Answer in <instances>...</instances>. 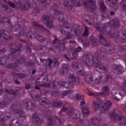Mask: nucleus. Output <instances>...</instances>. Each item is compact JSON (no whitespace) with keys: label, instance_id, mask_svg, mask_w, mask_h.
Returning a JSON list of instances; mask_svg holds the SVG:
<instances>
[{"label":"nucleus","instance_id":"1","mask_svg":"<svg viewBox=\"0 0 126 126\" xmlns=\"http://www.w3.org/2000/svg\"><path fill=\"white\" fill-rule=\"evenodd\" d=\"M96 30L98 31L100 33L99 36L100 42L105 46H109V44L107 41L106 39L103 34H106L107 33L105 30L106 28L105 26L103 24L98 23L95 26Z\"/></svg>","mask_w":126,"mask_h":126},{"label":"nucleus","instance_id":"2","mask_svg":"<svg viewBox=\"0 0 126 126\" xmlns=\"http://www.w3.org/2000/svg\"><path fill=\"white\" fill-rule=\"evenodd\" d=\"M64 3L65 8L68 11L71 10L73 6H80L82 4L81 0H64Z\"/></svg>","mask_w":126,"mask_h":126},{"label":"nucleus","instance_id":"3","mask_svg":"<svg viewBox=\"0 0 126 126\" xmlns=\"http://www.w3.org/2000/svg\"><path fill=\"white\" fill-rule=\"evenodd\" d=\"M18 47H16L14 49L11 48L10 49L11 53L9 54L8 56V59L11 61H17L18 57V55L19 54L20 52L21 51L22 47V45L20 44Z\"/></svg>","mask_w":126,"mask_h":126},{"label":"nucleus","instance_id":"4","mask_svg":"<svg viewBox=\"0 0 126 126\" xmlns=\"http://www.w3.org/2000/svg\"><path fill=\"white\" fill-rule=\"evenodd\" d=\"M83 60L86 65L88 66H90L93 63L94 65L97 61V57H94L91 53L86 52L85 54Z\"/></svg>","mask_w":126,"mask_h":126},{"label":"nucleus","instance_id":"5","mask_svg":"<svg viewBox=\"0 0 126 126\" xmlns=\"http://www.w3.org/2000/svg\"><path fill=\"white\" fill-rule=\"evenodd\" d=\"M110 117L114 122H116L118 121L120 123V125H126V118L123 116H118L113 112L110 114Z\"/></svg>","mask_w":126,"mask_h":126},{"label":"nucleus","instance_id":"6","mask_svg":"<svg viewBox=\"0 0 126 126\" xmlns=\"http://www.w3.org/2000/svg\"><path fill=\"white\" fill-rule=\"evenodd\" d=\"M69 28V27L66 26V24H63L59 28L60 31L62 34L66 35L65 38L62 40L63 41H64L67 39H71L73 37V35L71 34L70 32H68L67 31L64 30L65 28L68 29Z\"/></svg>","mask_w":126,"mask_h":126},{"label":"nucleus","instance_id":"7","mask_svg":"<svg viewBox=\"0 0 126 126\" xmlns=\"http://www.w3.org/2000/svg\"><path fill=\"white\" fill-rule=\"evenodd\" d=\"M84 7L86 8H89L91 12H94L96 9V5L95 1L92 0H84Z\"/></svg>","mask_w":126,"mask_h":126},{"label":"nucleus","instance_id":"8","mask_svg":"<svg viewBox=\"0 0 126 126\" xmlns=\"http://www.w3.org/2000/svg\"><path fill=\"white\" fill-rule=\"evenodd\" d=\"M21 0H18V2L16 1L15 0H14L15 2L18 5L21 10L25 11L28 9L30 6V4L28 1L24 0L23 1H21Z\"/></svg>","mask_w":126,"mask_h":126},{"label":"nucleus","instance_id":"9","mask_svg":"<svg viewBox=\"0 0 126 126\" xmlns=\"http://www.w3.org/2000/svg\"><path fill=\"white\" fill-rule=\"evenodd\" d=\"M52 9L54 11V14L57 16V17L58 20L60 21L62 20L63 19V13L60 11L58 9V7L56 4L53 5L52 6Z\"/></svg>","mask_w":126,"mask_h":126},{"label":"nucleus","instance_id":"10","mask_svg":"<svg viewBox=\"0 0 126 126\" xmlns=\"http://www.w3.org/2000/svg\"><path fill=\"white\" fill-rule=\"evenodd\" d=\"M112 94L113 98L117 101H119L121 99H122V97L125 95L124 90H121L119 91L116 90L113 91L112 92Z\"/></svg>","mask_w":126,"mask_h":126},{"label":"nucleus","instance_id":"11","mask_svg":"<svg viewBox=\"0 0 126 126\" xmlns=\"http://www.w3.org/2000/svg\"><path fill=\"white\" fill-rule=\"evenodd\" d=\"M71 67L72 68H76V71L79 75L82 74L83 72V67L82 65L78 63L77 62L73 61L72 63Z\"/></svg>","mask_w":126,"mask_h":126},{"label":"nucleus","instance_id":"12","mask_svg":"<svg viewBox=\"0 0 126 126\" xmlns=\"http://www.w3.org/2000/svg\"><path fill=\"white\" fill-rule=\"evenodd\" d=\"M62 40H60L56 38L53 41L54 46L56 48H58L60 50H63L65 48L64 44L65 42L62 43Z\"/></svg>","mask_w":126,"mask_h":126},{"label":"nucleus","instance_id":"13","mask_svg":"<svg viewBox=\"0 0 126 126\" xmlns=\"http://www.w3.org/2000/svg\"><path fill=\"white\" fill-rule=\"evenodd\" d=\"M38 115L37 111L33 113L32 116V120L34 123L40 125L43 123V120L38 117Z\"/></svg>","mask_w":126,"mask_h":126},{"label":"nucleus","instance_id":"14","mask_svg":"<svg viewBox=\"0 0 126 126\" xmlns=\"http://www.w3.org/2000/svg\"><path fill=\"white\" fill-rule=\"evenodd\" d=\"M67 112L69 114H71V117L74 119L79 120L80 118V112L78 110L70 108Z\"/></svg>","mask_w":126,"mask_h":126},{"label":"nucleus","instance_id":"15","mask_svg":"<svg viewBox=\"0 0 126 126\" xmlns=\"http://www.w3.org/2000/svg\"><path fill=\"white\" fill-rule=\"evenodd\" d=\"M6 32H7L3 29L0 30V40L4 41L11 40L12 37L10 35H7Z\"/></svg>","mask_w":126,"mask_h":126},{"label":"nucleus","instance_id":"16","mask_svg":"<svg viewBox=\"0 0 126 126\" xmlns=\"http://www.w3.org/2000/svg\"><path fill=\"white\" fill-rule=\"evenodd\" d=\"M41 79L43 80V81H41V83H40V81H36V84L37 85L44 87H48L49 86V84L46 83L45 82V81H47L48 80L47 76L42 75L41 77Z\"/></svg>","mask_w":126,"mask_h":126},{"label":"nucleus","instance_id":"17","mask_svg":"<svg viewBox=\"0 0 126 126\" xmlns=\"http://www.w3.org/2000/svg\"><path fill=\"white\" fill-rule=\"evenodd\" d=\"M97 68L100 69L104 72H106L108 71V68L106 64L100 62H96L94 64Z\"/></svg>","mask_w":126,"mask_h":126},{"label":"nucleus","instance_id":"18","mask_svg":"<svg viewBox=\"0 0 126 126\" xmlns=\"http://www.w3.org/2000/svg\"><path fill=\"white\" fill-rule=\"evenodd\" d=\"M35 35V37L37 41L40 43H44L45 45L44 47L46 46L49 42V41L48 39L45 38L39 34H36Z\"/></svg>","mask_w":126,"mask_h":126},{"label":"nucleus","instance_id":"19","mask_svg":"<svg viewBox=\"0 0 126 126\" xmlns=\"http://www.w3.org/2000/svg\"><path fill=\"white\" fill-rule=\"evenodd\" d=\"M20 106L16 104H12L10 108V111L12 112L15 114L21 112V110L20 109Z\"/></svg>","mask_w":126,"mask_h":126},{"label":"nucleus","instance_id":"20","mask_svg":"<svg viewBox=\"0 0 126 126\" xmlns=\"http://www.w3.org/2000/svg\"><path fill=\"white\" fill-rule=\"evenodd\" d=\"M39 104L46 108H48L50 106V101L45 98H42L39 102Z\"/></svg>","mask_w":126,"mask_h":126},{"label":"nucleus","instance_id":"21","mask_svg":"<svg viewBox=\"0 0 126 126\" xmlns=\"http://www.w3.org/2000/svg\"><path fill=\"white\" fill-rule=\"evenodd\" d=\"M11 117V115L9 112H6L5 113L0 114V121L4 122L7 120L10 119Z\"/></svg>","mask_w":126,"mask_h":126},{"label":"nucleus","instance_id":"22","mask_svg":"<svg viewBox=\"0 0 126 126\" xmlns=\"http://www.w3.org/2000/svg\"><path fill=\"white\" fill-rule=\"evenodd\" d=\"M61 87H63L69 88H72L74 86V83L69 81H61Z\"/></svg>","mask_w":126,"mask_h":126},{"label":"nucleus","instance_id":"23","mask_svg":"<svg viewBox=\"0 0 126 126\" xmlns=\"http://www.w3.org/2000/svg\"><path fill=\"white\" fill-rule=\"evenodd\" d=\"M111 105V102L109 100H107L105 103L104 105L102 106L100 108L102 111L101 112V113H103L106 110H108L110 106Z\"/></svg>","mask_w":126,"mask_h":126},{"label":"nucleus","instance_id":"24","mask_svg":"<svg viewBox=\"0 0 126 126\" xmlns=\"http://www.w3.org/2000/svg\"><path fill=\"white\" fill-rule=\"evenodd\" d=\"M119 0H105L106 3L110 7L114 8L117 6V2Z\"/></svg>","mask_w":126,"mask_h":126},{"label":"nucleus","instance_id":"25","mask_svg":"<svg viewBox=\"0 0 126 126\" xmlns=\"http://www.w3.org/2000/svg\"><path fill=\"white\" fill-rule=\"evenodd\" d=\"M41 56L40 58V59L42 63H43L46 62L47 64L48 63V66L51 65V64L53 62L52 60L50 59L49 58L48 60L45 59V56L44 54H43L40 55Z\"/></svg>","mask_w":126,"mask_h":126},{"label":"nucleus","instance_id":"26","mask_svg":"<svg viewBox=\"0 0 126 126\" xmlns=\"http://www.w3.org/2000/svg\"><path fill=\"white\" fill-rule=\"evenodd\" d=\"M112 67L113 69L117 70V74L118 75L121 74L124 71L123 67L121 66L114 65L112 66Z\"/></svg>","mask_w":126,"mask_h":126},{"label":"nucleus","instance_id":"27","mask_svg":"<svg viewBox=\"0 0 126 126\" xmlns=\"http://www.w3.org/2000/svg\"><path fill=\"white\" fill-rule=\"evenodd\" d=\"M93 106L95 110L99 109L101 106L102 102L100 98H97L96 101L93 100Z\"/></svg>","mask_w":126,"mask_h":126},{"label":"nucleus","instance_id":"28","mask_svg":"<svg viewBox=\"0 0 126 126\" xmlns=\"http://www.w3.org/2000/svg\"><path fill=\"white\" fill-rule=\"evenodd\" d=\"M81 48L79 47L75 48L73 51L72 53L73 57L72 59L74 60L76 59L78 56V52L81 51Z\"/></svg>","mask_w":126,"mask_h":126},{"label":"nucleus","instance_id":"29","mask_svg":"<svg viewBox=\"0 0 126 126\" xmlns=\"http://www.w3.org/2000/svg\"><path fill=\"white\" fill-rule=\"evenodd\" d=\"M30 103L31 101H30V100L27 99H25L23 101V104L26 107V109L32 111L33 110H32L31 105Z\"/></svg>","mask_w":126,"mask_h":126},{"label":"nucleus","instance_id":"30","mask_svg":"<svg viewBox=\"0 0 126 126\" xmlns=\"http://www.w3.org/2000/svg\"><path fill=\"white\" fill-rule=\"evenodd\" d=\"M91 120V123L95 126H98L100 124L101 119L96 116L93 117Z\"/></svg>","mask_w":126,"mask_h":126},{"label":"nucleus","instance_id":"31","mask_svg":"<svg viewBox=\"0 0 126 126\" xmlns=\"http://www.w3.org/2000/svg\"><path fill=\"white\" fill-rule=\"evenodd\" d=\"M105 52L104 49L101 48L97 51L96 55L100 59H102L105 55Z\"/></svg>","mask_w":126,"mask_h":126},{"label":"nucleus","instance_id":"32","mask_svg":"<svg viewBox=\"0 0 126 126\" xmlns=\"http://www.w3.org/2000/svg\"><path fill=\"white\" fill-rule=\"evenodd\" d=\"M93 76L92 75H89L87 74L84 78V79L86 83L90 84L91 82L93 81Z\"/></svg>","mask_w":126,"mask_h":126},{"label":"nucleus","instance_id":"33","mask_svg":"<svg viewBox=\"0 0 126 126\" xmlns=\"http://www.w3.org/2000/svg\"><path fill=\"white\" fill-rule=\"evenodd\" d=\"M98 3L101 9L103 11H105L107 9V7L105 5L103 0H99Z\"/></svg>","mask_w":126,"mask_h":126},{"label":"nucleus","instance_id":"34","mask_svg":"<svg viewBox=\"0 0 126 126\" xmlns=\"http://www.w3.org/2000/svg\"><path fill=\"white\" fill-rule=\"evenodd\" d=\"M35 93V92L34 91L31 92L30 93V95L32 97V99L35 101H39L40 99V97L39 95L38 94H33Z\"/></svg>","mask_w":126,"mask_h":126},{"label":"nucleus","instance_id":"35","mask_svg":"<svg viewBox=\"0 0 126 126\" xmlns=\"http://www.w3.org/2000/svg\"><path fill=\"white\" fill-rule=\"evenodd\" d=\"M63 103L62 101L56 100L53 101V105L55 107H58L60 108L62 106Z\"/></svg>","mask_w":126,"mask_h":126},{"label":"nucleus","instance_id":"36","mask_svg":"<svg viewBox=\"0 0 126 126\" xmlns=\"http://www.w3.org/2000/svg\"><path fill=\"white\" fill-rule=\"evenodd\" d=\"M19 90L18 89L13 90L11 89H6L5 92L6 93L9 94H13L14 95H16V93L19 92Z\"/></svg>","mask_w":126,"mask_h":126},{"label":"nucleus","instance_id":"37","mask_svg":"<svg viewBox=\"0 0 126 126\" xmlns=\"http://www.w3.org/2000/svg\"><path fill=\"white\" fill-rule=\"evenodd\" d=\"M9 126H21L18 121L16 119H14L11 121L9 124Z\"/></svg>","mask_w":126,"mask_h":126},{"label":"nucleus","instance_id":"38","mask_svg":"<svg viewBox=\"0 0 126 126\" xmlns=\"http://www.w3.org/2000/svg\"><path fill=\"white\" fill-rule=\"evenodd\" d=\"M16 61L18 63L22 64L25 63L26 60L24 56H21L19 57V59L17 58Z\"/></svg>","mask_w":126,"mask_h":126},{"label":"nucleus","instance_id":"39","mask_svg":"<svg viewBox=\"0 0 126 126\" xmlns=\"http://www.w3.org/2000/svg\"><path fill=\"white\" fill-rule=\"evenodd\" d=\"M76 126H86L88 124V121L86 120L79 121Z\"/></svg>","mask_w":126,"mask_h":126},{"label":"nucleus","instance_id":"40","mask_svg":"<svg viewBox=\"0 0 126 126\" xmlns=\"http://www.w3.org/2000/svg\"><path fill=\"white\" fill-rule=\"evenodd\" d=\"M52 86L53 88L56 89H58L61 88V82L55 81L53 82L52 84Z\"/></svg>","mask_w":126,"mask_h":126},{"label":"nucleus","instance_id":"41","mask_svg":"<svg viewBox=\"0 0 126 126\" xmlns=\"http://www.w3.org/2000/svg\"><path fill=\"white\" fill-rule=\"evenodd\" d=\"M18 27V28L16 29V31L18 32V34L20 35H22L24 34V29L22 27L21 28L20 27V26H19Z\"/></svg>","mask_w":126,"mask_h":126},{"label":"nucleus","instance_id":"42","mask_svg":"<svg viewBox=\"0 0 126 126\" xmlns=\"http://www.w3.org/2000/svg\"><path fill=\"white\" fill-rule=\"evenodd\" d=\"M40 4L43 6H46L50 4V2L47 0H39Z\"/></svg>","mask_w":126,"mask_h":126},{"label":"nucleus","instance_id":"43","mask_svg":"<svg viewBox=\"0 0 126 126\" xmlns=\"http://www.w3.org/2000/svg\"><path fill=\"white\" fill-rule=\"evenodd\" d=\"M17 65L15 63H12L11 64L9 63L7 64L6 67L8 68H10L12 69H15L16 68Z\"/></svg>","mask_w":126,"mask_h":126},{"label":"nucleus","instance_id":"44","mask_svg":"<svg viewBox=\"0 0 126 126\" xmlns=\"http://www.w3.org/2000/svg\"><path fill=\"white\" fill-rule=\"evenodd\" d=\"M103 91L101 92L102 94H104L107 93L109 91V89L107 86H103L102 88Z\"/></svg>","mask_w":126,"mask_h":126},{"label":"nucleus","instance_id":"45","mask_svg":"<svg viewBox=\"0 0 126 126\" xmlns=\"http://www.w3.org/2000/svg\"><path fill=\"white\" fill-rule=\"evenodd\" d=\"M102 76L100 75L98 77V78L95 79L93 81V83L95 84H98L100 83L101 81V79L102 78Z\"/></svg>","mask_w":126,"mask_h":126},{"label":"nucleus","instance_id":"46","mask_svg":"<svg viewBox=\"0 0 126 126\" xmlns=\"http://www.w3.org/2000/svg\"><path fill=\"white\" fill-rule=\"evenodd\" d=\"M33 25L34 26H35L37 27L41 28L44 29L45 30H46V29L44 28L43 25L39 24L37 22H33Z\"/></svg>","mask_w":126,"mask_h":126},{"label":"nucleus","instance_id":"47","mask_svg":"<svg viewBox=\"0 0 126 126\" xmlns=\"http://www.w3.org/2000/svg\"><path fill=\"white\" fill-rule=\"evenodd\" d=\"M50 17L47 15H44L42 17V21L45 24L46 22L49 20L50 18Z\"/></svg>","mask_w":126,"mask_h":126},{"label":"nucleus","instance_id":"48","mask_svg":"<svg viewBox=\"0 0 126 126\" xmlns=\"http://www.w3.org/2000/svg\"><path fill=\"white\" fill-rule=\"evenodd\" d=\"M120 5L122 9L126 10V1L122 0L120 3Z\"/></svg>","mask_w":126,"mask_h":126},{"label":"nucleus","instance_id":"49","mask_svg":"<svg viewBox=\"0 0 126 126\" xmlns=\"http://www.w3.org/2000/svg\"><path fill=\"white\" fill-rule=\"evenodd\" d=\"M125 35H123L121 37H117L116 38L120 42H126V32L125 33Z\"/></svg>","mask_w":126,"mask_h":126},{"label":"nucleus","instance_id":"50","mask_svg":"<svg viewBox=\"0 0 126 126\" xmlns=\"http://www.w3.org/2000/svg\"><path fill=\"white\" fill-rule=\"evenodd\" d=\"M68 79L69 82H70L71 83L75 81V78L73 74H70L69 76Z\"/></svg>","mask_w":126,"mask_h":126},{"label":"nucleus","instance_id":"51","mask_svg":"<svg viewBox=\"0 0 126 126\" xmlns=\"http://www.w3.org/2000/svg\"><path fill=\"white\" fill-rule=\"evenodd\" d=\"M82 112L83 114H87L89 113L88 108L87 106L85 105L82 108Z\"/></svg>","mask_w":126,"mask_h":126},{"label":"nucleus","instance_id":"52","mask_svg":"<svg viewBox=\"0 0 126 126\" xmlns=\"http://www.w3.org/2000/svg\"><path fill=\"white\" fill-rule=\"evenodd\" d=\"M6 58L2 57H0V65H5L6 63Z\"/></svg>","mask_w":126,"mask_h":126},{"label":"nucleus","instance_id":"53","mask_svg":"<svg viewBox=\"0 0 126 126\" xmlns=\"http://www.w3.org/2000/svg\"><path fill=\"white\" fill-rule=\"evenodd\" d=\"M16 76L19 78L23 79L25 77L26 75L25 74L20 73L16 74Z\"/></svg>","mask_w":126,"mask_h":126},{"label":"nucleus","instance_id":"54","mask_svg":"<svg viewBox=\"0 0 126 126\" xmlns=\"http://www.w3.org/2000/svg\"><path fill=\"white\" fill-rule=\"evenodd\" d=\"M53 119L54 120V122L56 124L60 125L61 124V122L60 119H59L57 116H54Z\"/></svg>","mask_w":126,"mask_h":126},{"label":"nucleus","instance_id":"55","mask_svg":"<svg viewBox=\"0 0 126 126\" xmlns=\"http://www.w3.org/2000/svg\"><path fill=\"white\" fill-rule=\"evenodd\" d=\"M44 24H45L46 26L48 27H50L53 25L52 21H50L49 20L45 23Z\"/></svg>","mask_w":126,"mask_h":126},{"label":"nucleus","instance_id":"56","mask_svg":"<svg viewBox=\"0 0 126 126\" xmlns=\"http://www.w3.org/2000/svg\"><path fill=\"white\" fill-rule=\"evenodd\" d=\"M76 97L77 100H82L84 99V95L77 94H76Z\"/></svg>","mask_w":126,"mask_h":126},{"label":"nucleus","instance_id":"57","mask_svg":"<svg viewBox=\"0 0 126 126\" xmlns=\"http://www.w3.org/2000/svg\"><path fill=\"white\" fill-rule=\"evenodd\" d=\"M52 96L56 97H58L60 95L59 92L58 91H54L52 92L51 93Z\"/></svg>","mask_w":126,"mask_h":126},{"label":"nucleus","instance_id":"58","mask_svg":"<svg viewBox=\"0 0 126 126\" xmlns=\"http://www.w3.org/2000/svg\"><path fill=\"white\" fill-rule=\"evenodd\" d=\"M1 8L3 10L5 11L8 9V7L5 4L3 3H1Z\"/></svg>","mask_w":126,"mask_h":126},{"label":"nucleus","instance_id":"59","mask_svg":"<svg viewBox=\"0 0 126 126\" xmlns=\"http://www.w3.org/2000/svg\"><path fill=\"white\" fill-rule=\"evenodd\" d=\"M119 21L117 19L115 20L113 23V26L116 29L119 27Z\"/></svg>","mask_w":126,"mask_h":126},{"label":"nucleus","instance_id":"60","mask_svg":"<svg viewBox=\"0 0 126 126\" xmlns=\"http://www.w3.org/2000/svg\"><path fill=\"white\" fill-rule=\"evenodd\" d=\"M85 30L82 35V36L85 37H87L89 34L88 29L86 26H85Z\"/></svg>","mask_w":126,"mask_h":126},{"label":"nucleus","instance_id":"61","mask_svg":"<svg viewBox=\"0 0 126 126\" xmlns=\"http://www.w3.org/2000/svg\"><path fill=\"white\" fill-rule=\"evenodd\" d=\"M70 109H69L68 110H67V109L66 107L64 106H63L60 112V113L61 114H62L63 112H64L65 111H66L67 112L69 111V110H70Z\"/></svg>","mask_w":126,"mask_h":126},{"label":"nucleus","instance_id":"62","mask_svg":"<svg viewBox=\"0 0 126 126\" xmlns=\"http://www.w3.org/2000/svg\"><path fill=\"white\" fill-rule=\"evenodd\" d=\"M32 33L30 31H29V32H27L26 33V35L28 39L32 38Z\"/></svg>","mask_w":126,"mask_h":126},{"label":"nucleus","instance_id":"63","mask_svg":"<svg viewBox=\"0 0 126 126\" xmlns=\"http://www.w3.org/2000/svg\"><path fill=\"white\" fill-rule=\"evenodd\" d=\"M47 123L48 125L47 126H53L52 123V118L51 117H50L48 118Z\"/></svg>","mask_w":126,"mask_h":126},{"label":"nucleus","instance_id":"64","mask_svg":"<svg viewBox=\"0 0 126 126\" xmlns=\"http://www.w3.org/2000/svg\"><path fill=\"white\" fill-rule=\"evenodd\" d=\"M53 62L54 65L55 67H58L59 65V63L57 58H54L53 60Z\"/></svg>","mask_w":126,"mask_h":126}]
</instances>
